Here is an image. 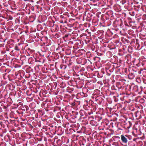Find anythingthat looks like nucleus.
<instances>
[{"label": "nucleus", "instance_id": "nucleus-1", "mask_svg": "<svg viewBox=\"0 0 146 146\" xmlns=\"http://www.w3.org/2000/svg\"><path fill=\"white\" fill-rule=\"evenodd\" d=\"M62 138V141L64 143L67 144L68 143L69 139L68 137L63 136Z\"/></svg>", "mask_w": 146, "mask_h": 146}, {"label": "nucleus", "instance_id": "nucleus-2", "mask_svg": "<svg viewBox=\"0 0 146 146\" xmlns=\"http://www.w3.org/2000/svg\"><path fill=\"white\" fill-rule=\"evenodd\" d=\"M121 140L123 143H126L127 141V139L123 135H121Z\"/></svg>", "mask_w": 146, "mask_h": 146}, {"label": "nucleus", "instance_id": "nucleus-4", "mask_svg": "<svg viewBox=\"0 0 146 146\" xmlns=\"http://www.w3.org/2000/svg\"><path fill=\"white\" fill-rule=\"evenodd\" d=\"M15 50H17V51H19L20 49H19V47L17 46H15Z\"/></svg>", "mask_w": 146, "mask_h": 146}, {"label": "nucleus", "instance_id": "nucleus-3", "mask_svg": "<svg viewBox=\"0 0 146 146\" xmlns=\"http://www.w3.org/2000/svg\"><path fill=\"white\" fill-rule=\"evenodd\" d=\"M86 143L85 140L84 139H83L82 140L80 141V143L81 145H84Z\"/></svg>", "mask_w": 146, "mask_h": 146}, {"label": "nucleus", "instance_id": "nucleus-5", "mask_svg": "<svg viewBox=\"0 0 146 146\" xmlns=\"http://www.w3.org/2000/svg\"><path fill=\"white\" fill-rule=\"evenodd\" d=\"M115 144H115V145H117V144H117V143H115Z\"/></svg>", "mask_w": 146, "mask_h": 146}, {"label": "nucleus", "instance_id": "nucleus-6", "mask_svg": "<svg viewBox=\"0 0 146 146\" xmlns=\"http://www.w3.org/2000/svg\"><path fill=\"white\" fill-rule=\"evenodd\" d=\"M125 136L127 137V135H125Z\"/></svg>", "mask_w": 146, "mask_h": 146}, {"label": "nucleus", "instance_id": "nucleus-7", "mask_svg": "<svg viewBox=\"0 0 146 146\" xmlns=\"http://www.w3.org/2000/svg\"><path fill=\"white\" fill-rule=\"evenodd\" d=\"M113 133V132H111V133H112V134Z\"/></svg>", "mask_w": 146, "mask_h": 146}]
</instances>
